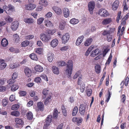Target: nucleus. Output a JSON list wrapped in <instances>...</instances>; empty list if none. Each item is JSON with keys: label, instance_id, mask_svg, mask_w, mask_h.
<instances>
[{"label": "nucleus", "instance_id": "nucleus-1", "mask_svg": "<svg viewBox=\"0 0 129 129\" xmlns=\"http://www.w3.org/2000/svg\"><path fill=\"white\" fill-rule=\"evenodd\" d=\"M67 68L66 71L67 74L70 76L72 74L73 67V61L72 60H69L68 62Z\"/></svg>", "mask_w": 129, "mask_h": 129}, {"label": "nucleus", "instance_id": "nucleus-2", "mask_svg": "<svg viewBox=\"0 0 129 129\" xmlns=\"http://www.w3.org/2000/svg\"><path fill=\"white\" fill-rule=\"evenodd\" d=\"M3 8L5 12L8 14L14 10V7L11 4L9 5L8 6L5 5L3 6Z\"/></svg>", "mask_w": 129, "mask_h": 129}, {"label": "nucleus", "instance_id": "nucleus-3", "mask_svg": "<svg viewBox=\"0 0 129 129\" xmlns=\"http://www.w3.org/2000/svg\"><path fill=\"white\" fill-rule=\"evenodd\" d=\"M52 116L51 115H49L48 116L46 119L45 123L44 126V129H47V127L50 125L52 120Z\"/></svg>", "mask_w": 129, "mask_h": 129}, {"label": "nucleus", "instance_id": "nucleus-4", "mask_svg": "<svg viewBox=\"0 0 129 129\" xmlns=\"http://www.w3.org/2000/svg\"><path fill=\"white\" fill-rule=\"evenodd\" d=\"M41 39L44 42H48L50 39V36L48 34H41L40 35Z\"/></svg>", "mask_w": 129, "mask_h": 129}, {"label": "nucleus", "instance_id": "nucleus-5", "mask_svg": "<svg viewBox=\"0 0 129 129\" xmlns=\"http://www.w3.org/2000/svg\"><path fill=\"white\" fill-rule=\"evenodd\" d=\"M95 6V2L93 1L89 2L88 4V9L90 13L92 14L93 13V10Z\"/></svg>", "mask_w": 129, "mask_h": 129}, {"label": "nucleus", "instance_id": "nucleus-6", "mask_svg": "<svg viewBox=\"0 0 129 129\" xmlns=\"http://www.w3.org/2000/svg\"><path fill=\"white\" fill-rule=\"evenodd\" d=\"M98 14L100 16L103 17H106L109 15L108 12L104 8H101L98 11Z\"/></svg>", "mask_w": 129, "mask_h": 129}, {"label": "nucleus", "instance_id": "nucleus-7", "mask_svg": "<svg viewBox=\"0 0 129 129\" xmlns=\"http://www.w3.org/2000/svg\"><path fill=\"white\" fill-rule=\"evenodd\" d=\"M70 38L69 35L68 33L64 34L61 37L62 42L63 43H66L69 40Z\"/></svg>", "mask_w": 129, "mask_h": 129}, {"label": "nucleus", "instance_id": "nucleus-8", "mask_svg": "<svg viewBox=\"0 0 129 129\" xmlns=\"http://www.w3.org/2000/svg\"><path fill=\"white\" fill-rule=\"evenodd\" d=\"M25 9L28 10H34L36 7V5L35 4L30 3L26 4L25 5Z\"/></svg>", "mask_w": 129, "mask_h": 129}, {"label": "nucleus", "instance_id": "nucleus-9", "mask_svg": "<svg viewBox=\"0 0 129 129\" xmlns=\"http://www.w3.org/2000/svg\"><path fill=\"white\" fill-rule=\"evenodd\" d=\"M19 25V23L17 21H14L11 24V27L12 29L15 31L17 29Z\"/></svg>", "mask_w": 129, "mask_h": 129}, {"label": "nucleus", "instance_id": "nucleus-10", "mask_svg": "<svg viewBox=\"0 0 129 129\" xmlns=\"http://www.w3.org/2000/svg\"><path fill=\"white\" fill-rule=\"evenodd\" d=\"M86 107L83 104H81L80 105L79 108V111L80 114L82 115H83L85 113V110Z\"/></svg>", "mask_w": 129, "mask_h": 129}, {"label": "nucleus", "instance_id": "nucleus-11", "mask_svg": "<svg viewBox=\"0 0 129 129\" xmlns=\"http://www.w3.org/2000/svg\"><path fill=\"white\" fill-rule=\"evenodd\" d=\"M52 8L54 11L57 14L60 15L61 14V10L59 7L54 6L52 7Z\"/></svg>", "mask_w": 129, "mask_h": 129}, {"label": "nucleus", "instance_id": "nucleus-12", "mask_svg": "<svg viewBox=\"0 0 129 129\" xmlns=\"http://www.w3.org/2000/svg\"><path fill=\"white\" fill-rule=\"evenodd\" d=\"M83 36H81L79 37L77 39L76 44L77 46H78L82 42L84 39Z\"/></svg>", "mask_w": 129, "mask_h": 129}, {"label": "nucleus", "instance_id": "nucleus-13", "mask_svg": "<svg viewBox=\"0 0 129 129\" xmlns=\"http://www.w3.org/2000/svg\"><path fill=\"white\" fill-rule=\"evenodd\" d=\"M58 40L55 39L53 40L50 42V45L51 46L54 48L58 45Z\"/></svg>", "mask_w": 129, "mask_h": 129}, {"label": "nucleus", "instance_id": "nucleus-14", "mask_svg": "<svg viewBox=\"0 0 129 129\" xmlns=\"http://www.w3.org/2000/svg\"><path fill=\"white\" fill-rule=\"evenodd\" d=\"M100 54V51L98 49H96L92 51L90 54V55L92 57H95Z\"/></svg>", "mask_w": 129, "mask_h": 129}, {"label": "nucleus", "instance_id": "nucleus-15", "mask_svg": "<svg viewBox=\"0 0 129 129\" xmlns=\"http://www.w3.org/2000/svg\"><path fill=\"white\" fill-rule=\"evenodd\" d=\"M63 13L64 16L66 18L69 17L70 15V11L69 9L66 7L63 8Z\"/></svg>", "mask_w": 129, "mask_h": 129}, {"label": "nucleus", "instance_id": "nucleus-16", "mask_svg": "<svg viewBox=\"0 0 129 129\" xmlns=\"http://www.w3.org/2000/svg\"><path fill=\"white\" fill-rule=\"evenodd\" d=\"M54 54L52 52H49L47 54V59L49 62L52 61L54 58Z\"/></svg>", "mask_w": 129, "mask_h": 129}, {"label": "nucleus", "instance_id": "nucleus-17", "mask_svg": "<svg viewBox=\"0 0 129 129\" xmlns=\"http://www.w3.org/2000/svg\"><path fill=\"white\" fill-rule=\"evenodd\" d=\"M39 4L42 6L46 7L48 5L47 1L46 0H40L39 2Z\"/></svg>", "mask_w": 129, "mask_h": 129}, {"label": "nucleus", "instance_id": "nucleus-18", "mask_svg": "<svg viewBox=\"0 0 129 129\" xmlns=\"http://www.w3.org/2000/svg\"><path fill=\"white\" fill-rule=\"evenodd\" d=\"M35 70L36 71L39 72H42L44 70L43 68L39 65L36 66L35 67Z\"/></svg>", "mask_w": 129, "mask_h": 129}, {"label": "nucleus", "instance_id": "nucleus-19", "mask_svg": "<svg viewBox=\"0 0 129 129\" xmlns=\"http://www.w3.org/2000/svg\"><path fill=\"white\" fill-rule=\"evenodd\" d=\"M44 23L45 25L48 27H50L53 26V23L48 20H45Z\"/></svg>", "mask_w": 129, "mask_h": 129}, {"label": "nucleus", "instance_id": "nucleus-20", "mask_svg": "<svg viewBox=\"0 0 129 129\" xmlns=\"http://www.w3.org/2000/svg\"><path fill=\"white\" fill-rule=\"evenodd\" d=\"M92 39L91 38H89L87 39L84 42V45L85 46H87L90 45L92 41Z\"/></svg>", "mask_w": 129, "mask_h": 129}, {"label": "nucleus", "instance_id": "nucleus-21", "mask_svg": "<svg viewBox=\"0 0 129 129\" xmlns=\"http://www.w3.org/2000/svg\"><path fill=\"white\" fill-rule=\"evenodd\" d=\"M24 72L26 76L28 77L30 76L31 75V70L28 68H26L25 69Z\"/></svg>", "mask_w": 129, "mask_h": 129}, {"label": "nucleus", "instance_id": "nucleus-22", "mask_svg": "<svg viewBox=\"0 0 129 129\" xmlns=\"http://www.w3.org/2000/svg\"><path fill=\"white\" fill-rule=\"evenodd\" d=\"M112 20L111 18L104 19L102 21V23L104 25L108 24L111 22Z\"/></svg>", "mask_w": 129, "mask_h": 129}, {"label": "nucleus", "instance_id": "nucleus-23", "mask_svg": "<svg viewBox=\"0 0 129 129\" xmlns=\"http://www.w3.org/2000/svg\"><path fill=\"white\" fill-rule=\"evenodd\" d=\"M119 6V2L117 0H116L113 3L112 6V8L113 10H116Z\"/></svg>", "mask_w": 129, "mask_h": 129}, {"label": "nucleus", "instance_id": "nucleus-24", "mask_svg": "<svg viewBox=\"0 0 129 129\" xmlns=\"http://www.w3.org/2000/svg\"><path fill=\"white\" fill-rule=\"evenodd\" d=\"M13 39L15 42L17 43L20 41V38L19 36L16 34H14L13 35Z\"/></svg>", "mask_w": 129, "mask_h": 129}, {"label": "nucleus", "instance_id": "nucleus-25", "mask_svg": "<svg viewBox=\"0 0 129 129\" xmlns=\"http://www.w3.org/2000/svg\"><path fill=\"white\" fill-rule=\"evenodd\" d=\"M23 21L26 23L28 24L33 23L34 22V20L31 18H26L24 19Z\"/></svg>", "mask_w": 129, "mask_h": 129}, {"label": "nucleus", "instance_id": "nucleus-26", "mask_svg": "<svg viewBox=\"0 0 129 129\" xmlns=\"http://www.w3.org/2000/svg\"><path fill=\"white\" fill-rule=\"evenodd\" d=\"M8 44V40L5 38L3 39L1 41V44L2 46L5 47L7 46Z\"/></svg>", "mask_w": 129, "mask_h": 129}, {"label": "nucleus", "instance_id": "nucleus-27", "mask_svg": "<svg viewBox=\"0 0 129 129\" xmlns=\"http://www.w3.org/2000/svg\"><path fill=\"white\" fill-rule=\"evenodd\" d=\"M5 21L8 23H10L12 22L13 21V18L10 16L8 15L6 16L5 18Z\"/></svg>", "mask_w": 129, "mask_h": 129}, {"label": "nucleus", "instance_id": "nucleus-28", "mask_svg": "<svg viewBox=\"0 0 129 129\" xmlns=\"http://www.w3.org/2000/svg\"><path fill=\"white\" fill-rule=\"evenodd\" d=\"M38 107V109L41 111H42L43 110L44 105L43 103L41 102L38 103L37 104Z\"/></svg>", "mask_w": 129, "mask_h": 129}, {"label": "nucleus", "instance_id": "nucleus-29", "mask_svg": "<svg viewBox=\"0 0 129 129\" xmlns=\"http://www.w3.org/2000/svg\"><path fill=\"white\" fill-rule=\"evenodd\" d=\"M51 96L48 97L44 101V103L45 105H48L51 102Z\"/></svg>", "mask_w": 129, "mask_h": 129}, {"label": "nucleus", "instance_id": "nucleus-30", "mask_svg": "<svg viewBox=\"0 0 129 129\" xmlns=\"http://www.w3.org/2000/svg\"><path fill=\"white\" fill-rule=\"evenodd\" d=\"M79 22V20L75 18L72 19L70 21V23L72 24H76Z\"/></svg>", "mask_w": 129, "mask_h": 129}, {"label": "nucleus", "instance_id": "nucleus-31", "mask_svg": "<svg viewBox=\"0 0 129 129\" xmlns=\"http://www.w3.org/2000/svg\"><path fill=\"white\" fill-rule=\"evenodd\" d=\"M53 118H56L58 114V112L57 109L56 108H55L53 110Z\"/></svg>", "mask_w": 129, "mask_h": 129}, {"label": "nucleus", "instance_id": "nucleus-32", "mask_svg": "<svg viewBox=\"0 0 129 129\" xmlns=\"http://www.w3.org/2000/svg\"><path fill=\"white\" fill-rule=\"evenodd\" d=\"M15 122L17 124L21 125H22L23 123V120L21 119L18 118H15Z\"/></svg>", "mask_w": 129, "mask_h": 129}, {"label": "nucleus", "instance_id": "nucleus-33", "mask_svg": "<svg viewBox=\"0 0 129 129\" xmlns=\"http://www.w3.org/2000/svg\"><path fill=\"white\" fill-rule=\"evenodd\" d=\"M52 71L53 73L55 74H59V71L58 69L55 66H53L52 67Z\"/></svg>", "mask_w": 129, "mask_h": 129}, {"label": "nucleus", "instance_id": "nucleus-34", "mask_svg": "<svg viewBox=\"0 0 129 129\" xmlns=\"http://www.w3.org/2000/svg\"><path fill=\"white\" fill-rule=\"evenodd\" d=\"M128 83H129V78L127 77L124 81L122 82L121 85H123L124 84L125 86H126L128 84Z\"/></svg>", "mask_w": 129, "mask_h": 129}, {"label": "nucleus", "instance_id": "nucleus-35", "mask_svg": "<svg viewBox=\"0 0 129 129\" xmlns=\"http://www.w3.org/2000/svg\"><path fill=\"white\" fill-rule=\"evenodd\" d=\"M93 47L94 46L93 45H91L90 47L85 53V55L86 56H87L89 55L90 51L93 48Z\"/></svg>", "mask_w": 129, "mask_h": 129}, {"label": "nucleus", "instance_id": "nucleus-36", "mask_svg": "<svg viewBox=\"0 0 129 129\" xmlns=\"http://www.w3.org/2000/svg\"><path fill=\"white\" fill-rule=\"evenodd\" d=\"M95 71L98 74L101 71V67L99 64L96 65L95 67Z\"/></svg>", "mask_w": 129, "mask_h": 129}, {"label": "nucleus", "instance_id": "nucleus-37", "mask_svg": "<svg viewBox=\"0 0 129 129\" xmlns=\"http://www.w3.org/2000/svg\"><path fill=\"white\" fill-rule=\"evenodd\" d=\"M66 23L64 22H61L59 24V28L60 29L63 30L64 29Z\"/></svg>", "mask_w": 129, "mask_h": 129}, {"label": "nucleus", "instance_id": "nucleus-38", "mask_svg": "<svg viewBox=\"0 0 129 129\" xmlns=\"http://www.w3.org/2000/svg\"><path fill=\"white\" fill-rule=\"evenodd\" d=\"M78 111V108L77 106H76L74 107L73 109L72 113V115L74 116H75L77 114Z\"/></svg>", "mask_w": 129, "mask_h": 129}, {"label": "nucleus", "instance_id": "nucleus-39", "mask_svg": "<svg viewBox=\"0 0 129 129\" xmlns=\"http://www.w3.org/2000/svg\"><path fill=\"white\" fill-rule=\"evenodd\" d=\"M11 115L13 116L17 117L19 116L20 113L18 111H13L11 113Z\"/></svg>", "mask_w": 129, "mask_h": 129}, {"label": "nucleus", "instance_id": "nucleus-40", "mask_svg": "<svg viewBox=\"0 0 129 129\" xmlns=\"http://www.w3.org/2000/svg\"><path fill=\"white\" fill-rule=\"evenodd\" d=\"M29 57L31 59L34 60H37L38 59L37 55L34 53H32L30 54Z\"/></svg>", "mask_w": 129, "mask_h": 129}, {"label": "nucleus", "instance_id": "nucleus-41", "mask_svg": "<svg viewBox=\"0 0 129 129\" xmlns=\"http://www.w3.org/2000/svg\"><path fill=\"white\" fill-rule=\"evenodd\" d=\"M18 87L19 86L17 85H13L11 88V90L13 91H15L18 89Z\"/></svg>", "mask_w": 129, "mask_h": 129}, {"label": "nucleus", "instance_id": "nucleus-42", "mask_svg": "<svg viewBox=\"0 0 129 129\" xmlns=\"http://www.w3.org/2000/svg\"><path fill=\"white\" fill-rule=\"evenodd\" d=\"M9 50L10 51L13 52L14 53H18L19 52V50L18 49L13 47L10 48Z\"/></svg>", "mask_w": 129, "mask_h": 129}, {"label": "nucleus", "instance_id": "nucleus-43", "mask_svg": "<svg viewBox=\"0 0 129 129\" xmlns=\"http://www.w3.org/2000/svg\"><path fill=\"white\" fill-rule=\"evenodd\" d=\"M29 42L27 40L23 42L21 44L22 47H25L27 46L29 44Z\"/></svg>", "mask_w": 129, "mask_h": 129}, {"label": "nucleus", "instance_id": "nucleus-44", "mask_svg": "<svg viewBox=\"0 0 129 129\" xmlns=\"http://www.w3.org/2000/svg\"><path fill=\"white\" fill-rule=\"evenodd\" d=\"M19 105L17 104L13 105L11 107L12 110H16L18 109L19 107Z\"/></svg>", "mask_w": 129, "mask_h": 129}, {"label": "nucleus", "instance_id": "nucleus-45", "mask_svg": "<svg viewBox=\"0 0 129 129\" xmlns=\"http://www.w3.org/2000/svg\"><path fill=\"white\" fill-rule=\"evenodd\" d=\"M27 116L28 119L29 120L32 119L33 118V114L31 112H29L27 113Z\"/></svg>", "mask_w": 129, "mask_h": 129}, {"label": "nucleus", "instance_id": "nucleus-46", "mask_svg": "<svg viewBox=\"0 0 129 129\" xmlns=\"http://www.w3.org/2000/svg\"><path fill=\"white\" fill-rule=\"evenodd\" d=\"M9 66L11 69H13L18 67L19 65L17 63H13L11 64Z\"/></svg>", "mask_w": 129, "mask_h": 129}, {"label": "nucleus", "instance_id": "nucleus-47", "mask_svg": "<svg viewBox=\"0 0 129 129\" xmlns=\"http://www.w3.org/2000/svg\"><path fill=\"white\" fill-rule=\"evenodd\" d=\"M7 66V64L5 63H2L0 64V70H4L6 68Z\"/></svg>", "mask_w": 129, "mask_h": 129}, {"label": "nucleus", "instance_id": "nucleus-48", "mask_svg": "<svg viewBox=\"0 0 129 129\" xmlns=\"http://www.w3.org/2000/svg\"><path fill=\"white\" fill-rule=\"evenodd\" d=\"M6 81V79L5 78H0V85H2L4 84L5 82Z\"/></svg>", "mask_w": 129, "mask_h": 129}, {"label": "nucleus", "instance_id": "nucleus-49", "mask_svg": "<svg viewBox=\"0 0 129 129\" xmlns=\"http://www.w3.org/2000/svg\"><path fill=\"white\" fill-rule=\"evenodd\" d=\"M108 95H107V98H106V101L107 103L109 102L111 95V92H110L109 90L108 91Z\"/></svg>", "mask_w": 129, "mask_h": 129}, {"label": "nucleus", "instance_id": "nucleus-50", "mask_svg": "<svg viewBox=\"0 0 129 129\" xmlns=\"http://www.w3.org/2000/svg\"><path fill=\"white\" fill-rule=\"evenodd\" d=\"M66 64V62L63 61H60L57 63V65L59 66H65Z\"/></svg>", "mask_w": 129, "mask_h": 129}, {"label": "nucleus", "instance_id": "nucleus-51", "mask_svg": "<svg viewBox=\"0 0 129 129\" xmlns=\"http://www.w3.org/2000/svg\"><path fill=\"white\" fill-rule=\"evenodd\" d=\"M8 101L6 99H4L2 101V104L4 107L6 106L7 104Z\"/></svg>", "mask_w": 129, "mask_h": 129}, {"label": "nucleus", "instance_id": "nucleus-52", "mask_svg": "<svg viewBox=\"0 0 129 129\" xmlns=\"http://www.w3.org/2000/svg\"><path fill=\"white\" fill-rule=\"evenodd\" d=\"M36 52L39 54H41L43 52L42 49L41 48H38L35 49Z\"/></svg>", "mask_w": 129, "mask_h": 129}, {"label": "nucleus", "instance_id": "nucleus-53", "mask_svg": "<svg viewBox=\"0 0 129 129\" xmlns=\"http://www.w3.org/2000/svg\"><path fill=\"white\" fill-rule=\"evenodd\" d=\"M44 19L43 18L41 17L38 19L37 21V23L38 24H41L43 22Z\"/></svg>", "mask_w": 129, "mask_h": 129}, {"label": "nucleus", "instance_id": "nucleus-54", "mask_svg": "<svg viewBox=\"0 0 129 129\" xmlns=\"http://www.w3.org/2000/svg\"><path fill=\"white\" fill-rule=\"evenodd\" d=\"M40 76L45 81H48V80L47 77L45 74H43L41 75Z\"/></svg>", "mask_w": 129, "mask_h": 129}, {"label": "nucleus", "instance_id": "nucleus-55", "mask_svg": "<svg viewBox=\"0 0 129 129\" xmlns=\"http://www.w3.org/2000/svg\"><path fill=\"white\" fill-rule=\"evenodd\" d=\"M41 79L39 77H37L35 78L34 81L37 83H39L41 82Z\"/></svg>", "mask_w": 129, "mask_h": 129}, {"label": "nucleus", "instance_id": "nucleus-56", "mask_svg": "<svg viewBox=\"0 0 129 129\" xmlns=\"http://www.w3.org/2000/svg\"><path fill=\"white\" fill-rule=\"evenodd\" d=\"M15 82L14 80L13 79H10L7 81V83L8 85L12 84Z\"/></svg>", "mask_w": 129, "mask_h": 129}, {"label": "nucleus", "instance_id": "nucleus-57", "mask_svg": "<svg viewBox=\"0 0 129 129\" xmlns=\"http://www.w3.org/2000/svg\"><path fill=\"white\" fill-rule=\"evenodd\" d=\"M112 57V55L111 54H110L109 56L107 61L106 62V64H109L110 63Z\"/></svg>", "mask_w": 129, "mask_h": 129}, {"label": "nucleus", "instance_id": "nucleus-58", "mask_svg": "<svg viewBox=\"0 0 129 129\" xmlns=\"http://www.w3.org/2000/svg\"><path fill=\"white\" fill-rule=\"evenodd\" d=\"M52 13L51 12H49L47 13L46 14L45 16L46 17L48 18H49L52 16Z\"/></svg>", "mask_w": 129, "mask_h": 129}, {"label": "nucleus", "instance_id": "nucleus-59", "mask_svg": "<svg viewBox=\"0 0 129 129\" xmlns=\"http://www.w3.org/2000/svg\"><path fill=\"white\" fill-rule=\"evenodd\" d=\"M110 30H106L104 31L103 33V35L104 36L106 35V36H108L110 34Z\"/></svg>", "mask_w": 129, "mask_h": 129}, {"label": "nucleus", "instance_id": "nucleus-60", "mask_svg": "<svg viewBox=\"0 0 129 129\" xmlns=\"http://www.w3.org/2000/svg\"><path fill=\"white\" fill-rule=\"evenodd\" d=\"M56 31L55 29L50 30H48V32L49 34L52 35L56 32Z\"/></svg>", "mask_w": 129, "mask_h": 129}, {"label": "nucleus", "instance_id": "nucleus-61", "mask_svg": "<svg viewBox=\"0 0 129 129\" xmlns=\"http://www.w3.org/2000/svg\"><path fill=\"white\" fill-rule=\"evenodd\" d=\"M18 76L17 73L16 72L14 73L12 76V78L13 79H16Z\"/></svg>", "mask_w": 129, "mask_h": 129}, {"label": "nucleus", "instance_id": "nucleus-62", "mask_svg": "<svg viewBox=\"0 0 129 129\" xmlns=\"http://www.w3.org/2000/svg\"><path fill=\"white\" fill-rule=\"evenodd\" d=\"M121 15V12L120 11L118 13V16L117 17L116 21L117 23H118L119 22L120 17Z\"/></svg>", "mask_w": 129, "mask_h": 129}, {"label": "nucleus", "instance_id": "nucleus-63", "mask_svg": "<svg viewBox=\"0 0 129 129\" xmlns=\"http://www.w3.org/2000/svg\"><path fill=\"white\" fill-rule=\"evenodd\" d=\"M69 49V47L67 46H65L62 47L60 50L61 51H66Z\"/></svg>", "mask_w": 129, "mask_h": 129}, {"label": "nucleus", "instance_id": "nucleus-64", "mask_svg": "<svg viewBox=\"0 0 129 129\" xmlns=\"http://www.w3.org/2000/svg\"><path fill=\"white\" fill-rule=\"evenodd\" d=\"M6 90V88L5 86H0V91L4 92Z\"/></svg>", "mask_w": 129, "mask_h": 129}]
</instances>
